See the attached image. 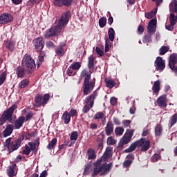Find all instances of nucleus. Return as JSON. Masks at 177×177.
I'll use <instances>...</instances> for the list:
<instances>
[{
	"instance_id": "obj_27",
	"label": "nucleus",
	"mask_w": 177,
	"mask_h": 177,
	"mask_svg": "<svg viewBox=\"0 0 177 177\" xmlns=\"http://www.w3.org/2000/svg\"><path fill=\"white\" fill-rule=\"evenodd\" d=\"M161 87V82L160 80L155 81L152 86L153 93H158Z\"/></svg>"
},
{
	"instance_id": "obj_34",
	"label": "nucleus",
	"mask_w": 177,
	"mask_h": 177,
	"mask_svg": "<svg viewBox=\"0 0 177 177\" xmlns=\"http://www.w3.org/2000/svg\"><path fill=\"white\" fill-rule=\"evenodd\" d=\"M156 15H157V8L153 9V10L150 11L149 12L145 13V17L147 19H153V17H154V16H156Z\"/></svg>"
},
{
	"instance_id": "obj_26",
	"label": "nucleus",
	"mask_w": 177,
	"mask_h": 177,
	"mask_svg": "<svg viewBox=\"0 0 177 177\" xmlns=\"http://www.w3.org/2000/svg\"><path fill=\"white\" fill-rule=\"evenodd\" d=\"M64 46H66V44L59 45L55 48V54L57 55V56H59V57H63V56H64Z\"/></svg>"
},
{
	"instance_id": "obj_32",
	"label": "nucleus",
	"mask_w": 177,
	"mask_h": 177,
	"mask_svg": "<svg viewBox=\"0 0 177 177\" xmlns=\"http://www.w3.org/2000/svg\"><path fill=\"white\" fill-rule=\"evenodd\" d=\"M113 148L108 147L106 149L105 152L104 153V158H105L106 160L110 158V157H111L113 156Z\"/></svg>"
},
{
	"instance_id": "obj_12",
	"label": "nucleus",
	"mask_w": 177,
	"mask_h": 177,
	"mask_svg": "<svg viewBox=\"0 0 177 177\" xmlns=\"http://www.w3.org/2000/svg\"><path fill=\"white\" fill-rule=\"evenodd\" d=\"M32 44L36 52H41L45 46V41H44V38L42 37H37L33 39Z\"/></svg>"
},
{
	"instance_id": "obj_46",
	"label": "nucleus",
	"mask_w": 177,
	"mask_h": 177,
	"mask_svg": "<svg viewBox=\"0 0 177 177\" xmlns=\"http://www.w3.org/2000/svg\"><path fill=\"white\" fill-rule=\"evenodd\" d=\"M115 133L116 136H121L122 133H124V128L123 127H116L115 129Z\"/></svg>"
},
{
	"instance_id": "obj_17",
	"label": "nucleus",
	"mask_w": 177,
	"mask_h": 177,
	"mask_svg": "<svg viewBox=\"0 0 177 177\" xmlns=\"http://www.w3.org/2000/svg\"><path fill=\"white\" fill-rule=\"evenodd\" d=\"M15 74L17 78H24L26 76V68H24V66L23 65L17 66L15 68Z\"/></svg>"
},
{
	"instance_id": "obj_49",
	"label": "nucleus",
	"mask_w": 177,
	"mask_h": 177,
	"mask_svg": "<svg viewBox=\"0 0 177 177\" xmlns=\"http://www.w3.org/2000/svg\"><path fill=\"white\" fill-rule=\"evenodd\" d=\"M45 60L44 57L43 56H39L37 59V68L41 66L42 63H44V61Z\"/></svg>"
},
{
	"instance_id": "obj_52",
	"label": "nucleus",
	"mask_w": 177,
	"mask_h": 177,
	"mask_svg": "<svg viewBox=\"0 0 177 177\" xmlns=\"http://www.w3.org/2000/svg\"><path fill=\"white\" fill-rule=\"evenodd\" d=\"M92 171V167L91 165H88L85 168L84 171V175H89V172Z\"/></svg>"
},
{
	"instance_id": "obj_59",
	"label": "nucleus",
	"mask_w": 177,
	"mask_h": 177,
	"mask_svg": "<svg viewBox=\"0 0 177 177\" xmlns=\"http://www.w3.org/2000/svg\"><path fill=\"white\" fill-rule=\"evenodd\" d=\"M73 71H74V69H73V68H71V66H70L66 71L67 75H68L69 77H71V75H73Z\"/></svg>"
},
{
	"instance_id": "obj_57",
	"label": "nucleus",
	"mask_w": 177,
	"mask_h": 177,
	"mask_svg": "<svg viewBox=\"0 0 177 177\" xmlns=\"http://www.w3.org/2000/svg\"><path fill=\"white\" fill-rule=\"evenodd\" d=\"M157 24V19H151L148 25L156 27V25Z\"/></svg>"
},
{
	"instance_id": "obj_55",
	"label": "nucleus",
	"mask_w": 177,
	"mask_h": 177,
	"mask_svg": "<svg viewBox=\"0 0 177 177\" xmlns=\"http://www.w3.org/2000/svg\"><path fill=\"white\" fill-rule=\"evenodd\" d=\"M46 48H56V45L55 44V43H53L51 41H46Z\"/></svg>"
},
{
	"instance_id": "obj_14",
	"label": "nucleus",
	"mask_w": 177,
	"mask_h": 177,
	"mask_svg": "<svg viewBox=\"0 0 177 177\" xmlns=\"http://www.w3.org/2000/svg\"><path fill=\"white\" fill-rule=\"evenodd\" d=\"M176 64H177V54L173 53L169 58V66L174 73H177V66Z\"/></svg>"
},
{
	"instance_id": "obj_33",
	"label": "nucleus",
	"mask_w": 177,
	"mask_h": 177,
	"mask_svg": "<svg viewBox=\"0 0 177 177\" xmlns=\"http://www.w3.org/2000/svg\"><path fill=\"white\" fill-rule=\"evenodd\" d=\"M108 35H109V39L111 42L114 41V38L115 37V31L114 30V28H109L108 30Z\"/></svg>"
},
{
	"instance_id": "obj_6",
	"label": "nucleus",
	"mask_w": 177,
	"mask_h": 177,
	"mask_svg": "<svg viewBox=\"0 0 177 177\" xmlns=\"http://www.w3.org/2000/svg\"><path fill=\"white\" fill-rule=\"evenodd\" d=\"M16 109H17V105L15 104L6 111H3L0 118V127H2V125H3V124H5V122H6L8 120L10 124H13L15 122V119L12 118V115H13V113H15Z\"/></svg>"
},
{
	"instance_id": "obj_39",
	"label": "nucleus",
	"mask_w": 177,
	"mask_h": 177,
	"mask_svg": "<svg viewBox=\"0 0 177 177\" xmlns=\"http://www.w3.org/2000/svg\"><path fill=\"white\" fill-rule=\"evenodd\" d=\"M168 50H169V47L168 46H163L159 50V52H160L159 55L160 56H162V55H165V53H167V52H168Z\"/></svg>"
},
{
	"instance_id": "obj_50",
	"label": "nucleus",
	"mask_w": 177,
	"mask_h": 177,
	"mask_svg": "<svg viewBox=\"0 0 177 177\" xmlns=\"http://www.w3.org/2000/svg\"><path fill=\"white\" fill-rule=\"evenodd\" d=\"M71 140H77L78 139V132L77 131H73L71 134L70 137Z\"/></svg>"
},
{
	"instance_id": "obj_18",
	"label": "nucleus",
	"mask_w": 177,
	"mask_h": 177,
	"mask_svg": "<svg viewBox=\"0 0 177 177\" xmlns=\"http://www.w3.org/2000/svg\"><path fill=\"white\" fill-rule=\"evenodd\" d=\"M114 131V124L111 120H109L105 127V133L107 136H110Z\"/></svg>"
},
{
	"instance_id": "obj_53",
	"label": "nucleus",
	"mask_w": 177,
	"mask_h": 177,
	"mask_svg": "<svg viewBox=\"0 0 177 177\" xmlns=\"http://www.w3.org/2000/svg\"><path fill=\"white\" fill-rule=\"evenodd\" d=\"M32 117H34V113L32 111H30L26 114L25 121H30Z\"/></svg>"
},
{
	"instance_id": "obj_44",
	"label": "nucleus",
	"mask_w": 177,
	"mask_h": 177,
	"mask_svg": "<svg viewBox=\"0 0 177 177\" xmlns=\"http://www.w3.org/2000/svg\"><path fill=\"white\" fill-rule=\"evenodd\" d=\"M106 143L109 146H114V145H115V143H117V140H115L114 138H113L112 136H110L107 138Z\"/></svg>"
},
{
	"instance_id": "obj_42",
	"label": "nucleus",
	"mask_w": 177,
	"mask_h": 177,
	"mask_svg": "<svg viewBox=\"0 0 177 177\" xmlns=\"http://www.w3.org/2000/svg\"><path fill=\"white\" fill-rule=\"evenodd\" d=\"M147 30L148 34L153 35L156 32V26H151V25H148L147 26Z\"/></svg>"
},
{
	"instance_id": "obj_9",
	"label": "nucleus",
	"mask_w": 177,
	"mask_h": 177,
	"mask_svg": "<svg viewBox=\"0 0 177 177\" xmlns=\"http://www.w3.org/2000/svg\"><path fill=\"white\" fill-rule=\"evenodd\" d=\"M49 99H50V95L49 93L44 94L43 96L41 94H37L35 97V106L42 107V106L48 104Z\"/></svg>"
},
{
	"instance_id": "obj_7",
	"label": "nucleus",
	"mask_w": 177,
	"mask_h": 177,
	"mask_svg": "<svg viewBox=\"0 0 177 177\" xmlns=\"http://www.w3.org/2000/svg\"><path fill=\"white\" fill-rule=\"evenodd\" d=\"M97 88L95 91L93 92V93L86 97L85 103L86 104L83 109L82 111L84 113V114H86L89 113V111L92 107H93V104H95V99L97 97V95H99V93L97 92Z\"/></svg>"
},
{
	"instance_id": "obj_28",
	"label": "nucleus",
	"mask_w": 177,
	"mask_h": 177,
	"mask_svg": "<svg viewBox=\"0 0 177 177\" xmlns=\"http://www.w3.org/2000/svg\"><path fill=\"white\" fill-rule=\"evenodd\" d=\"M71 3H73V0H58L57 3V6H71Z\"/></svg>"
},
{
	"instance_id": "obj_2",
	"label": "nucleus",
	"mask_w": 177,
	"mask_h": 177,
	"mask_svg": "<svg viewBox=\"0 0 177 177\" xmlns=\"http://www.w3.org/2000/svg\"><path fill=\"white\" fill-rule=\"evenodd\" d=\"M102 162V160H97L96 162L94 163L93 172L92 174L93 177H96L99 174H100L101 176H104V175H107L111 171V168L113 167V163H104L100 165Z\"/></svg>"
},
{
	"instance_id": "obj_30",
	"label": "nucleus",
	"mask_w": 177,
	"mask_h": 177,
	"mask_svg": "<svg viewBox=\"0 0 177 177\" xmlns=\"http://www.w3.org/2000/svg\"><path fill=\"white\" fill-rule=\"evenodd\" d=\"M87 156L88 160H95L96 159V153L95 152V149L92 148H89L87 150Z\"/></svg>"
},
{
	"instance_id": "obj_8",
	"label": "nucleus",
	"mask_w": 177,
	"mask_h": 177,
	"mask_svg": "<svg viewBox=\"0 0 177 177\" xmlns=\"http://www.w3.org/2000/svg\"><path fill=\"white\" fill-rule=\"evenodd\" d=\"M95 85H96V78L93 77L92 81L84 80L83 83V95L86 96L95 89Z\"/></svg>"
},
{
	"instance_id": "obj_15",
	"label": "nucleus",
	"mask_w": 177,
	"mask_h": 177,
	"mask_svg": "<svg viewBox=\"0 0 177 177\" xmlns=\"http://www.w3.org/2000/svg\"><path fill=\"white\" fill-rule=\"evenodd\" d=\"M13 21V15L10 13L4 12L0 15V24H8Z\"/></svg>"
},
{
	"instance_id": "obj_1",
	"label": "nucleus",
	"mask_w": 177,
	"mask_h": 177,
	"mask_svg": "<svg viewBox=\"0 0 177 177\" xmlns=\"http://www.w3.org/2000/svg\"><path fill=\"white\" fill-rule=\"evenodd\" d=\"M71 18V12L70 10L64 12L58 21L57 26H53L46 30L44 32V37L48 39L52 38V37H57L60 32H62L63 27L67 26Z\"/></svg>"
},
{
	"instance_id": "obj_41",
	"label": "nucleus",
	"mask_w": 177,
	"mask_h": 177,
	"mask_svg": "<svg viewBox=\"0 0 177 177\" xmlns=\"http://www.w3.org/2000/svg\"><path fill=\"white\" fill-rule=\"evenodd\" d=\"M106 24H107V19L106 17H103L99 19V26L100 28H103V27H104Z\"/></svg>"
},
{
	"instance_id": "obj_4",
	"label": "nucleus",
	"mask_w": 177,
	"mask_h": 177,
	"mask_svg": "<svg viewBox=\"0 0 177 177\" xmlns=\"http://www.w3.org/2000/svg\"><path fill=\"white\" fill-rule=\"evenodd\" d=\"M96 58L93 57V55H91L88 58V64H87V68H84L82 71L80 73V77L81 78H84V81H91V75H92V71L95 70V66L96 64Z\"/></svg>"
},
{
	"instance_id": "obj_63",
	"label": "nucleus",
	"mask_w": 177,
	"mask_h": 177,
	"mask_svg": "<svg viewBox=\"0 0 177 177\" xmlns=\"http://www.w3.org/2000/svg\"><path fill=\"white\" fill-rule=\"evenodd\" d=\"M97 55H99L100 57L103 56V51L99 47H96L95 48Z\"/></svg>"
},
{
	"instance_id": "obj_61",
	"label": "nucleus",
	"mask_w": 177,
	"mask_h": 177,
	"mask_svg": "<svg viewBox=\"0 0 177 177\" xmlns=\"http://www.w3.org/2000/svg\"><path fill=\"white\" fill-rule=\"evenodd\" d=\"M110 103L111 106H115L117 104V98L113 97L111 98Z\"/></svg>"
},
{
	"instance_id": "obj_37",
	"label": "nucleus",
	"mask_w": 177,
	"mask_h": 177,
	"mask_svg": "<svg viewBox=\"0 0 177 177\" xmlns=\"http://www.w3.org/2000/svg\"><path fill=\"white\" fill-rule=\"evenodd\" d=\"M155 133L156 136H161L162 134V126L161 124H157L155 128Z\"/></svg>"
},
{
	"instance_id": "obj_38",
	"label": "nucleus",
	"mask_w": 177,
	"mask_h": 177,
	"mask_svg": "<svg viewBox=\"0 0 177 177\" xmlns=\"http://www.w3.org/2000/svg\"><path fill=\"white\" fill-rule=\"evenodd\" d=\"M28 146L30 147V151H33L34 154L38 153V149H37V146L34 143V142H29L28 143Z\"/></svg>"
},
{
	"instance_id": "obj_64",
	"label": "nucleus",
	"mask_w": 177,
	"mask_h": 177,
	"mask_svg": "<svg viewBox=\"0 0 177 177\" xmlns=\"http://www.w3.org/2000/svg\"><path fill=\"white\" fill-rule=\"evenodd\" d=\"M101 137L97 138V143H103V139L104 138V134H100Z\"/></svg>"
},
{
	"instance_id": "obj_11",
	"label": "nucleus",
	"mask_w": 177,
	"mask_h": 177,
	"mask_svg": "<svg viewBox=\"0 0 177 177\" xmlns=\"http://www.w3.org/2000/svg\"><path fill=\"white\" fill-rule=\"evenodd\" d=\"M133 132H135V130L131 129L125 133L118 144L119 149H122L124 147V145H128V143L131 142L132 136H133Z\"/></svg>"
},
{
	"instance_id": "obj_31",
	"label": "nucleus",
	"mask_w": 177,
	"mask_h": 177,
	"mask_svg": "<svg viewBox=\"0 0 177 177\" xmlns=\"http://www.w3.org/2000/svg\"><path fill=\"white\" fill-rule=\"evenodd\" d=\"M28 85H30V80H28V79H24L19 83L18 88L19 89H24V88H27Z\"/></svg>"
},
{
	"instance_id": "obj_10",
	"label": "nucleus",
	"mask_w": 177,
	"mask_h": 177,
	"mask_svg": "<svg viewBox=\"0 0 177 177\" xmlns=\"http://www.w3.org/2000/svg\"><path fill=\"white\" fill-rule=\"evenodd\" d=\"M21 66L25 67L26 68H35V61L34 59L30 55V54H26L21 61Z\"/></svg>"
},
{
	"instance_id": "obj_48",
	"label": "nucleus",
	"mask_w": 177,
	"mask_h": 177,
	"mask_svg": "<svg viewBox=\"0 0 177 177\" xmlns=\"http://www.w3.org/2000/svg\"><path fill=\"white\" fill-rule=\"evenodd\" d=\"M5 81H6V72H3L0 75V85H2Z\"/></svg>"
},
{
	"instance_id": "obj_60",
	"label": "nucleus",
	"mask_w": 177,
	"mask_h": 177,
	"mask_svg": "<svg viewBox=\"0 0 177 177\" xmlns=\"http://www.w3.org/2000/svg\"><path fill=\"white\" fill-rule=\"evenodd\" d=\"M138 34H142V32H145V26L140 25L138 28Z\"/></svg>"
},
{
	"instance_id": "obj_24",
	"label": "nucleus",
	"mask_w": 177,
	"mask_h": 177,
	"mask_svg": "<svg viewBox=\"0 0 177 177\" xmlns=\"http://www.w3.org/2000/svg\"><path fill=\"white\" fill-rule=\"evenodd\" d=\"M62 120L64 121V124H69L71 121V114L67 111H66L62 116Z\"/></svg>"
},
{
	"instance_id": "obj_35",
	"label": "nucleus",
	"mask_w": 177,
	"mask_h": 177,
	"mask_svg": "<svg viewBox=\"0 0 177 177\" xmlns=\"http://www.w3.org/2000/svg\"><path fill=\"white\" fill-rule=\"evenodd\" d=\"M57 143V139L53 138L47 146V149L48 150H53L55 149V146H56V144Z\"/></svg>"
},
{
	"instance_id": "obj_58",
	"label": "nucleus",
	"mask_w": 177,
	"mask_h": 177,
	"mask_svg": "<svg viewBox=\"0 0 177 177\" xmlns=\"http://www.w3.org/2000/svg\"><path fill=\"white\" fill-rule=\"evenodd\" d=\"M71 117H77L78 115V112L74 109H71L70 111Z\"/></svg>"
},
{
	"instance_id": "obj_20",
	"label": "nucleus",
	"mask_w": 177,
	"mask_h": 177,
	"mask_svg": "<svg viewBox=\"0 0 177 177\" xmlns=\"http://www.w3.org/2000/svg\"><path fill=\"white\" fill-rule=\"evenodd\" d=\"M26 121V118L24 116H19L17 120H15L14 128L15 129H20L23 127V124Z\"/></svg>"
},
{
	"instance_id": "obj_43",
	"label": "nucleus",
	"mask_w": 177,
	"mask_h": 177,
	"mask_svg": "<svg viewBox=\"0 0 177 177\" xmlns=\"http://www.w3.org/2000/svg\"><path fill=\"white\" fill-rule=\"evenodd\" d=\"M30 153L31 149H30V147L28 145H25L24 149L22 150V154L25 156H30Z\"/></svg>"
},
{
	"instance_id": "obj_21",
	"label": "nucleus",
	"mask_w": 177,
	"mask_h": 177,
	"mask_svg": "<svg viewBox=\"0 0 177 177\" xmlns=\"http://www.w3.org/2000/svg\"><path fill=\"white\" fill-rule=\"evenodd\" d=\"M14 129L15 126L13 124H8L6 128L3 131V137L8 138V136H10L12 133H13Z\"/></svg>"
},
{
	"instance_id": "obj_22",
	"label": "nucleus",
	"mask_w": 177,
	"mask_h": 177,
	"mask_svg": "<svg viewBox=\"0 0 177 177\" xmlns=\"http://www.w3.org/2000/svg\"><path fill=\"white\" fill-rule=\"evenodd\" d=\"M156 103L159 107H162L165 109L167 107V96L162 95L159 97L156 101Z\"/></svg>"
},
{
	"instance_id": "obj_23",
	"label": "nucleus",
	"mask_w": 177,
	"mask_h": 177,
	"mask_svg": "<svg viewBox=\"0 0 177 177\" xmlns=\"http://www.w3.org/2000/svg\"><path fill=\"white\" fill-rule=\"evenodd\" d=\"M170 24L165 26L166 30L168 31H174V26L177 23V18L169 17Z\"/></svg>"
},
{
	"instance_id": "obj_5",
	"label": "nucleus",
	"mask_w": 177,
	"mask_h": 177,
	"mask_svg": "<svg viewBox=\"0 0 177 177\" xmlns=\"http://www.w3.org/2000/svg\"><path fill=\"white\" fill-rule=\"evenodd\" d=\"M137 147H141V151H147V150L150 149V140L140 138L133 142L129 148L124 150V151L125 153H132V151L136 150Z\"/></svg>"
},
{
	"instance_id": "obj_16",
	"label": "nucleus",
	"mask_w": 177,
	"mask_h": 177,
	"mask_svg": "<svg viewBox=\"0 0 177 177\" xmlns=\"http://www.w3.org/2000/svg\"><path fill=\"white\" fill-rule=\"evenodd\" d=\"M170 17L177 19V1H172L169 4Z\"/></svg>"
},
{
	"instance_id": "obj_56",
	"label": "nucleus",
	"mask_w": 177,
	"mask_h": 177,
	"mask_svg": "<svg viewBox=\"0 0 177 177\" xmlns=\"http://www.w3.org/2000/svg\"><path fill=\"white\" fill-rule=\"evenodd\" d=\"M131 122L129 120H122V124H123V127H124V128H127L131 125Z\"/></svg>"
},
{
	"instance_id": "obj_40",
	"label": "nucleus",
	"mask_w": 177,
	"mask_h": 177,
	"mask_svg": "<svg viewBox=\"0 0 177 177\" xmlns=\"http://www.w3.org/2000/svg\"><path fill=\"white\" fill-rule=\"evenodd\" d=\"M151 35L150 34L145 35L142 39V42L144 44H150L151 43Z\"/></svg>"
},
{
	"instance_id": "obj_29",
	"label": "nucleus",
	"mask_w": 177,
	"mask_h": 177,
	"mask_svg": "<svg viewBox=\"0 0 177 177\" xmlns=\"http://www.w3.org/2000/svg\"><path fill=\"white\" fill-rule=\"evenodd\" d=\"M177 122V113H174L171 115L169 120L168 127L169 129L172 128L175 124Z\"/></svg>"
},
{
	"instance_id": "obj_13",
	"label": "nucleus",
	"mask_w": 177,
	"mask_h": 177,
	"mask_svg": "<svg viewBox=\"0 0 177 177\" xmlns=\"http://www.w3.org/2000/svg\"><path fill=\"white\" fill-rule=\"evenodd\" d=\"M154 66L156 71H164L165 68V61L161 57H157L154 62Z\"/></svg>"
},
{
	"instance_id": "obj_19",
	"label": "nucleus",
	"mask_w": 177,
	"mask_h": 177,
	"mask_svg": "<svg viewBox=\"0 0 177 177\" xmlns=\"http://www.w3.org/2000/svg\"><path fill=\"white\" fill-rule=\"evenodd\" d=\"M6 174L9 177H13L17 175V172H16V163L8 167Z\"/></svg>"
},
{
	"instance_id": "obj_54",
	"label": "nucleus",
	"mask_w": 177,
	"mask_h": 177,
	"mask_svg": "<svg viewBox=\"0 0 177 177\" xmlns=\"http://www.w3.org/2000/svg\"><path fill=\"white\" fill-rule=\"evenodd\" d=\"M131 164H132V160H127L123 162V167L124 168H129V167H131Z\"/></svg>"
},
{
	"instance_id": "obj_3",
	"label": "nucleus",
	"mask_w": 177,
	"mask_h": 177,
	"mask_svg": "<svg viewBox=\"0 0 177 177\" xmlns=\"http://www.w3.org/2000/svg\"><path fill=\"white\" fill-rule=\"evenodd\" d=\"M24 134H20L18 138L12 140V138H9L6 140L4 143V147L8 149L9 153H13L16 150H19L21 147V143L24 140Z\"/></svg>"
},
{
	"instance_id": "obj_45",
	"label": "nucleus",
	"mask_w": 177,
	"mask_h": 177,
	"mask_svg": "<svg viewBox=\"0 0 177 177\" xmlns=\"http://www.w3.org/2000/svg\"><path fill=\"white\" fill-rule=\"evenodd\" d=\"M71 68L73 70H80L81 68V63L80 62H73L71 65Z\"/></svg>"
},
{
	"instance_id": "obj_25",
	"label": "nucleus",
	"mask_w": 177,
	"mask_h": 177,
	"mask_svg": "<svg viewBox=\"0 0 177 177\" xmlns=\"http://www.w3.org/2000/svg\"><path fill=\"white\" fill-rule=\"evenodd\" d=\"M104 82L106 88H109V89H113V88L117 85V82L113 80V79L105 78Z\"/></svg>"
},
{
	"instance_id": "obj_36",
	"label": "nucleus",
	"mask_w": 177,
	"mask_h": 177,
	"mask_svg": "<svg viewBox=\"0 0 177 177\" xmlns=\"http://www.w3.org/2000/svg\"><path fill=\"white\" fill-rule=\"evenodd\" d=\"M15 45H16L15 41L9 40L6 43V48H7V49L9 50H13V49H15Z\"/></svg>"
},
{
	"instance_id": "obj_62",
	"label": "nucleus",
	"mask_w": 177,
	"mask_h": 177,
	"mask_svg": "<svg viewBox=\"0 0 177 177\" xmlns=\"http://www.w3.org/2000/svg\"><path fill=\"white\" fill-rule=\"evenodd\" d=\"M113 121L114 124H115V125H121V122L120 121V119H118V118L113 117Z\"/></svg>"
},
{
	"instance_id": "obj_47",
	"label": "nucleus",
	"mask_w": 177,
	"mask_h": 177,
	"mask_svg": "<svg viewBox=\"0 0 177 177\" xmlns=\"http://www.w3.org/2000/svg\"><path fill=\"white\" fill-rule=\"evenodd\" d=\"M159 160H161V156L158 153H155L153 156L151 158V161L152 162H157V161H159Z\"/></svg>"
},
{
	"instance_id": "obj_51",
	"label": "nucleus",
	"mask_w": 177,
	"mask_h": 177,
	"mask_svg": "<svg viewBox=\"0 0 177 177\" xmlns=\"http://www.w3.org/2000/svg\"><path fill=\"white\" fill-rule=\"evenodd\" d=\"M104 117V113L103 112H98L94 115V120H102Z\"/></svg>"
}]
</instances>
